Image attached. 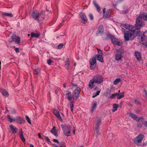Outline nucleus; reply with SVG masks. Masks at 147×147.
Here are the masks:
<instances>
[{"label": "nucleus", "instance_id": "obj_1", "mask_svg": "<svg viewBox=\"0 0 147 147\" xmlns=\"http://www.w3.org/2000/svg\"><path fill=\"white\" fill-rule=\"evenodd\" d=\"M32 16L34 20H42L44 18L42 17L43 16V14L39 13L37 11L34 10L32 13Z\"/></svg>", "mask_w": 147, "mask_h": 147}, {"label": "nucleus", "instance_id": "obj_2", "mask_svg": "<svg viewBox=\"0 0 147 147\" xmlns=\"http://www.w3.org/2000/svg\"><path fill=\"white\" fill-rule=\"evenodd\" d=\"M61 127L65 136H70L71 127L69 125H61Z\"/></svg>", "mask_w": 147, "mask_h": 147}, {"label": "nucleus", "instance_id": "obj_3", "mask_svg": "<svg viewBox=\"0 0 147 147\" xmlns=\"http://www.w3.org/2000/svg\"><path fill=\"white\" fill-rule=\"evenodd\" d=\"M124 38L125 40L127 41L130 40H133L134 37V33L131 32L129 31H126L124 32Z\"/></svg>", "mask_w": 147, "mask_h": 147}, {"label": "nucleus", "instance_id": "obj_4", "mask_svg": "<svg viewBox=\"0 0 147 147\" xmlns=\"http://www.w3.org/2000/svg\"><path fill=\"white\" fill-rule=\"evenodd\" d=\"M81 89L80 87H76L72 92L73 99L76 100L80 95V90Z\"/></svg>", "mask_w": 147, "mask_h": 147}, {"label": "nucleus", "instance_id": "obj_5", "mask_svg": "<svg viewBox=\"0 0 147 147\" xmlns=\"http://www.w3.org/2000/svg\"><path fill=\"white\" fill-rule=\"evenodd\" d=\"M109 37L111 39L113 44L117 45L119 46H120L122 45V42L121 41L115 38L114 36L111 35H110L109 36Z\"/></svg>", "mask_w": 147, "mask_h": 147}, {"label": "nucleus", "instance_id": "obj_6", "mask_svg": "<svg viewBox=\"0 0 147 147\" xmlns=\"http://www.w3.org/2000/svg\"><path fill=\"white\" fill-rule=\"evenodd\" d=\"M144 136L141 134L139 135L134 139V142L137 145H141L142 140H143Z\"/></svg>", "mask_w": 147, "mask_h": 147}, {"label": "nucleus", "instance_id": "obj_7", "mask_svg": "<svg viewBox=\"0 0 147 147\" xmlns=\"http://www.w3.org/2000/svg\"><path fill=\"white\" fill-rule=\"evenodd\" d=\"M92 79L95 83L98 84L102 82L103 78L100 75H97L94 76Z\"/></svg>", "mask_w": 147, "mask_h": 147}, {"label": "nucleus", "instance_id": "obj_8", "mask_svg": "<svg viewBox=\"0 0 147 147\" xmlns=\"http://www.w3.org/2000/svg\"><path fill=\"white\" fill-rule=\"evenodd\" d=\"M90 67L91 69H94L96 67V60L95 58L91 59L89 61Z\"/></svg>", "mask_w": 147, "mask_h": 147}, {"label": "nucleus", "instance_id": "obj_9", "mask_svg": "<svg viewBox=\"0 0 147 147\" xmlns=\"http://www.w3.org/2000/svg\"><path fill=\"white\" fill-rule=\"evenodd\" d=\"M140 18L138 17L136 18V24H135V27L138 30L139 29L141 26H143V23L142 22V21L141 20Z\"/></svg>", "mask_w": 147, "mask_h": 147}, {"label": "nucleus", "instance_id": "obj_10", "mask_svg": "<svg viewBox=\"0 0 147 147\" xmlns=\"http://www.w3.org/2000/svg\"><path fill=\"white\" fill-rule=\"evenodd\" d=\"M11 40H9L10 42L15 41L16 43L19 44L20 43V38L18 36H16L15 35H13L11 37Z\"/></svg>", "mask_w": 147, "mask_h": 147}, {"label": "nucleus", "instance_id": "obj_11", "mask_svg": "<svg viewBox=\"0 0 147 147\" xmlns=\"http://www.w3.org/2000/svg\"><path fill=\"white\" fill-rule=\"evenodd\" d=\"M129 116L131 118L134 119L137 121L138 122L140 121H144V119L143 118L141 117L140 118H138V117L134 114L129 113Z\"/></svg>", "mask_w": 147, "mask_h": 147}, {"label": "nucleus", "instance_id": "obj_12", "mask_svg": "<svg viewBox=\"0 0 147 147\" xmlns=\"http://www.w3.org/2000/svg\"><path fill=\"white\" fill-rule=\"evenodd\" d=\"M64 92L66 95L67 99L69 101H71L73 99V97L71 92L69 91H65Z\"/></svg>", "mask_w": 147, "mask_h": 147}, {"label": "nucleus", "instance_id": "obj_13", "mask_svg": "<svg viewBox=\"0 0 147 147\" xmlns=\"http://www.w3.org/2000/svg\"><path fill=\"white\" fill-rule=\"evenodd\" d=\"M101 119H99L96 120L93 125L94 128H100L99 126L101 124Z\"/></svg>", "mask_w": 147, "mask_h": 147}, {"label": "nucleus", "instance_id": "obj_14", "mask_svg": "<svg viewBox=\"0 0 147 147\" xmlns=\"http://www.w3.org/2000/svg\"><path fill=\"white\" fill-rule=\"evenodd\" d=\"M80 16L82 20V23L85 24L87 22V19L84 13H81L80 14Z\"/></svg>", "mask_w": 147, "mask_h": 147}, {"label": "nucleus", "instance_id": "obj_15", "mask_svg": "<svg viewBox=\"0 0 147 147\" xmlns=\"http://www.w3.org/2000/svg\"><path fill=\"white\" fill-rule=\"evenodd\" d=\"M134 55L138 61L142 59L141 53L138 51L135 52Z\"/></svg>", "mask_w": 147, "mask_h": 147}, {"label": "nucleus", "instance_id": "obj_16", "mask_svg": "<svg viewBox=\"0 0 147 147\" xmlns=\"http://www.w3.org/2000/svg\"><path fill=\"white\" fill-rule=\"evenodd\" d=\"M104 31L103 26L102 25L100 26L97 31L96 35L98 36L99 34H101Z\"/></svg>", "mask_w": 147, "mask_h": 147}, {"label": "nucleus", "instance_id": "obj_17", "mask_svg": "<svg viewBox=\"0 0 147 147\" xmlns=\"http://www.w3.org/2000/svg\"><path fill=\"white\" fill-rule=\"evenodd\" d=\"M115 60L117 61H119L121 60L123 57V56L121 53H117L115 55Z\"/></svg>", "mask_w": 147, "mask_h": 147}, {"label": "nucleus", "instance_id": "obj_18", "mask_svg": "<svg viewBox=\"0 0 147 147\" xmlns=\"http://www.w3.org/2000/svg\"><path fill=\"white\" fill-rule=\"evenodd\" d=\"M138 17L140 19H143L144 20L147 21V13H140Z\"/></svg>", "mask_w": 147, "mask_h": 147}, {"label": "nucleus", "instance_id": "obj_19", "mask_svg": "<svg viewBox=\"0 0 147 147\" xmlns=\"http://www.w3.org/2000/svg\"><path fill=\"white\" fill-rule=\"evenodd\" d=\"M53 113L55 115V116L57 117V118L59 120H61L62 119L61 116H60L59 111L56 110L55 109L53 111Z\"/></svg>", "mask_w": 147, "mask_h": 147}, {"label": "nucleus", "instance_id": "obj_20", "mask_svg": "<svg viewBox=\"0 0 147 147\" xmlns=\"http://www.w3.org/2000/svg\"><path fill=\"white\" fill-rule=\"evenodd\" d=\"M1 14L2 17L3 18L5 17H7L9 18H11L13 16L12 14L11 13L2 12Z\"/></svg>", "mask_w": 147, "mask_h": 147}, {"label": "nucleus", "instance_id": "obj_21", "mask_svg": "<svg viewBox=\"0 0 147 147\" xmlns=\"http://www.w3.org/2000/svg\"><path fill=\"white\" fill-rule=\"evenodd\" d=\"M23 133L22 130L20 129L19 133V137L22 141L23 142H25V139L23 137Z\"/></svg>", "mask_w": 147, "mask_h": 147}, {"label": "nucleus", "instance_id": "obj_22", "mask_svg": "<svg viewBox=\"0 0 147 147\" xmlns=\"http://www.w3.org/2000/svg\"><path fill=\"white\" fill-rule=\"evenodd\" d=\"M40 33L39 32H36L34 33L33 32H32L30 33V35L31 37H35L36 38H38L40 35Z\"/></svg>", "mask_w": 147, "mask_h": 147}, {"label": "nucleus", "instance_id": "obj_23", "mask_svg": "<svg viewBox=\"0 0 147 147\" xmlns=\"http://www.w3.org/2000/svg\"><path fill=\"white\" fill-rule=\"evenodd\" d=\"M9 127L11 130L12 133L15 134L17 132L18 129L16 127H13L12 125H10Z\"/></svg>", "mask_w": 147, "mask_h": 147}, {"label": "nucleus", "instance_id": "obj_24", "mask_svg": "<svg viewBox=\"0 0 147 147\" xmlns=\"http://www.w3.org/2000/svg\"><path fill=\"white\" fill-rule=\"evenodd\" d=\"M94 83H95V82L92 79L90 80L88 84L89 88L91 89L94 88L95 86L94 84Z\"/></svg>", "mask_w": 147, "mask_h": 147}, {"label": "nucleus", "instance_id": "obj_25", "mask_svg": "<svg viewBox=\"0 0 147 147\" xmlns=\"http://www.w3.org/2000/svg\"><path fill=\"white\" fill-rule=\"evenodd\" d=\"M120 91L119 90L118 92H117L118 94V95H117V98L118 99H120L123 98L124 96V92H122L119 93Z\"/></svg>", "mask_w": 147, "mask_h": 147}, {"label": "nucleus", "instance_id": "obj_26", "mask_svg": "<svg viewBox=\"0 0 147 147\" xmlns=\"http://www.w3.org/2000/svg\"><path fill=\"white\" fill-rule=\"evenodd\" d=\"M0 91L4 96L7 97L8 96L9 94L6 90L3 89H1Z\"/></svg>", "mask_w": 147, "mask_h": 147}, {"label": "nucleus", "instance_id": "obj_27", "mask_svg": "<svg viewBox=\"0 0 147 147\" xmlns=\"http://www.w3.org/2000/svg\"><path fill=\"white\" fill-rule=\"evenodd\" d=\"M69 61L68 58H67L66 61L65 62V67L66 69L68 70L69 69Z\"/></svg>", "mask_w": 147, "mask_h": 147}, {"label": "nucleus", "instance_id": "obj_28", "mask_svg": "<svg viewBox=\"0 0 147 147\" xmlns=\"http://www.w3.org/2000/svg\"><path fill=\"white\" fill-rule=\"evenodd\" d=\"M94 134L97 136L100 134V128H94Z\"/></svg>", "mask_w": 147, "mask_h": 147}, {"label": "nucleus", "instance_id": "obj_29", "mask_svg": "<svg viewBox=\"0 0 147 147\" xmlns=\"http://www.w3.org/2000/svg\"><path fill=\"white\" fill-rule=\"evenodd\" d=\"M94 4L96 7L97 11L98 12H99L100 11V9L96 1L95 0H94L93 1Z\"/></svg>", "mask_w": 147, "mask_h": 147}, {"label": "nucleus", "instance_id": "obj_30", "mask_svg": "<svg viewBox=\"0 0 147 147\" xmlns=\"http://www.w3.org/2000/svg\"><path fill=\"white\" fill-rule=\"evenodd\" d=\"M55 127H54L51 130V132L54 136H57V130L55 129Z\"/></svg>", "mask_w": 147, "mask_h": 147}, {"label": "nucleus", "instance_id": "obj_31", "mask_svg": "<svg viewBox=\"0 0 147 147\" xmlns=\"http://www.w3.org/2000/svg\"><path fill=\"white\" fill-rule=\"evenodd\" d=\"M146 32V31L143 33V34L141 35V39L142 41H146L147 39V37L145 36L144 34Z\"/></svg>", "mask_w": 147, "mask_h": 147}, {"label": "nucleus", "instance_id": "obj_32", "mask_svg": "<svg viewBox=\"0 0 147 147\" xmlns=\"http://www.w3.org/2000/svg\"><path fill=\"white\" fill-rule=\"evenodd\" d=\"M16 119L18 121L19 120L18 122L21 124L23 123L24 122V121L23 120V118L20 117H16Z\"/></svg>", "mask_w": 147, "mask_h": 147}, {"label": "nucleus", "instance_id": "obj_33", "mask_svg": "<svg viewBox=\"0 0 147 147\" xmlns=\"http://www.w3.org/2000/svg\"><path fill=\"white\" fill-rule=\"evenodd\" d=\"M97 60L101 62H103V59L102 57V56L101 55H97Z\"/></svg>", "mask_w": 147, "mask_h": 147}, {"label": "nucleus", "instance_id": "obj_34", "mask_svg": "<svg viewBox=\"0 0 147 147\" xmlns=\"http://www.w3.org/2000/svg\"><path fill=\"white\" fill-rule=\"evenodd\" d=\"M128 29L131 31V32H135L136 30V28L133 26L130 25Z\"/></svg>", "mask_w": 147, "mask_h": 147}, {"label": "nucleus", "instance_id": "obj_35", "mask_svg": "<svg viewBox=\"0 0 147 147\" xmlns=\"http://www.w3.org/2000/svg\"><path fill=\"white\" fill-rule=\"evenodd\" d=\"M75 102L74 101H71L69 105L70 107L71 108V110L72 112H73L74 109V104Z\"/></svg>", "mask_w": 147, "mask_h": 147}, {"label": "nucleus", "instance_id": "obj_36", "mask_svg": "<svg viewBox=\"0 0 147 147\" xmlns=\"http://www.w3.org/2000/svg\"><path fill=\"white\" fill-rule=\"evenodd\" d=\"M97 105V102H95L92 105V107L91 111L92 112L96 108Z\"/></svg>", "mask_w": 147, "mask_h": 147}, {"label": "nucleus", "instance_id": "obj_37", "mask_svg": "<svg viewBox=\"0 0 147 147\" xmlns=\"http://www.w3.org/2000/svg\"><path fill=\"white\" fill-rule=\"evenodd\" d=\"M118 107V105L114 104L113 105V109H112V111L113 112H115L117 110V108Z\"/></svg>", "mask_w": 147, "mask_h": 147}, {"label": "nucleus", "instance_id": "obj_38", "mask_svg": "<svg viewBox=\"0 0 147 147\" xmlns=\"http://www.w3.org/2000/svg\"><path fill=\"white\" fill-rule=\"evenodd\" d=\"M103 17L105 18H109L110 17L108 11H107V12L103 14Z\"/></svg>", "mask_w": 147, "mask_h": 147}, {"label": "nucleus", "instance_id": "obj_39", "mask_svg": "<svg viewBox=\"0 0 147 147\" xmlns=\"http://www.w3.org/2000/svg\"><path fill=\"white\" fill-rule=\"evenodd\" d=\"M7 117L8 119V120L11 123L15 121L16 120V119H13L12 118L10 115H8Z\"/></svg>", "mask_w": 147, "mask_h": 147}, {"label": "nucleus", "instance_id": "obj_40", "mask_svg": "<svg viewBox=\"0 0 147 147\" xmlns=\"http://www.w3.org/2000/svg\"><path fill=\"white\" fill-rule=\"evenodd\" d=\"M40 72V70L38 68L35 69L34 71V74H38Z\"/></svg>", "mask_w": 147, "mask_h": 147}, {"label": "nucleus", "instance_id": "obj_41", "mask_svg": "<svg viewBox=\"0 0 147 147\" xmlns=\"http://www.w3.org/2000/svg\"><path fill=\"white\" fill-rule=\"evenodd\" d=\"M120 81V78H117L113 82V84L115 85L117 84Z\"/></svg>", "mask_w": 147, "mask_h": 147}, {"label": "nucleus", "instance_id": "obj_42", "mask_svg": "<svg viewBox=\"0 0 147 147\" xmlns=\"http://www.w3.org/2000/svg\"><path fill=\"white\" fill-rule=\"evenodd\" d=\"M25 118L27 120L28 122L30 124H31V123L30 121V119L29 117L27 115H26L25 116Z\"/></svg>", "mask_w": 147, "mask_h": 147}, {"label": "nucleus", "instance_id": "obj_43", "mask_svg": "<svg viewBox=\"0 0 147 147\" xmlns=\"http://www.w3.org/2000/svg\"><path fill=\"white\" fill-rule=\"evenodd\" d=\"M117 95H118V94L117 92L112 94L111 96H110V98H113Z\"/></svg>", "mask_w": 147, "mask_h": 147}, {"label": "nucleus", "instance_id": "obj_44", "mask_svg": "<svg viewBox=\"0 0 147 147\" xmlns=\"http://www.w3.org/2000/svg\"><path fill=\"white\" fill-rule=\"evenodd\" d=\"M100 90H98L96 92V93L95 94H94L92 96V97L93 98H94L96 96H97L99 95L100 93Z\"/></svg>", "mask_w": 147, "mask_h": 147}, {"label": "nucleus", "instance_id": "obj_45", "mask_svg": "<svg viewBox=\"0 0 147 147\" xmlns=\"http://www.w3.org/2000/svg\"><path fill=\"white\" fill-rule=\"evenodd\" d=\"M53 62L50 59H47V63L49 65H50L51 63H52Z\"/></svg>", "mask_w": 147, "mask_h": 147}, {"label": "nucleus", "instance_id": "obj_46", "mask_svg": "<svg viewBox=\"0 0 147 147\" xmlns=\"http://www.w3.org/2000/svg\"><path fill=\"white\" fill-rule=\"evenodd\" d=\"M63 46V44L62 43H60V44L57 47V48L58 49H61Z\"/></svg>", "mask_w": 147, "mask_h": 147}, {"label": "nucleus", "instance_id": "obj_47", "mask_svg": "<svg viewBox=\"0 0 147 147\" xmlns=\"http://www.w3.org/2000/svg\"><path fill=\"white\" fill-rule=\"evenodd\" d=\"M130 25L128 24H125L123 25V27L126 29H128Z\"/></svg>", "mask_w": 147, "mask_h": 147}, {"label": "nucleus", "instance_id": "obj_48", "mask_svg": "<svg viewBox=\"0 0 147 147\" xmlns=\"http://www.w3.org/2000/svg\"><path fill=\"white\" fill-rule=\"evenodd\" d=\"M71 85L72 86L73 88L76 87H76H78V85L76 84H74V83H72L71 84Z\"/></svg>", "mask_w": 147, "mask_h": 147}, {"label": "nucleus", "instance_id": "obj_49", "mask_svg": "<svg viewBox=\"0 0 147 147\" xmlns=\"http://www.w3.org/2000/svg\"><path fill=\"white\" fill-rule=\"evenodd\" d=\"M98 55H102V52L101 50L98 49Z\"/></svg>", "mask_w": 147, "mask_h": 147}, {"label": "nucleus", "instance_id": "obj_50", "mask_svg": "<svg viewBox=\"0 0 147 147\" xmlns=\"http://www.w3.org/2000/svg\"><path fill=\"white\" fill-rule=\"evenodd\" d=\"M137 125L138 127H142V124L139 122H139L138 121Z\"/></svg>", "mask_w": 147, "mask_h": 147}, {"label": "nucleus", "instance_id": "obj_51", "mask_svg": "<svg viewBox=\"0 0 147 147\" xmlns=\"http://www.w3.org/2000/svg\"><path fill=\"white\" fill-rule=\"evenodd\" d=\"M89 17L91 20H93V19L94 17L92 14H90L89 15Z\"/></svg>", "mask_w": 147, "mask_h": 147}, {"label": "nucleus", "instance_id": "obj_52", "mask_svg": "<svg viewBox=\"0 0 147 147\" xmlns=\"http://www.w3.org/2000/svg\"><path fill=\"white\" fill-rule=\"evenodd\" d=\"M134 102L137 104H140L139 102L136 99L135 100Z\"/></svg>", "mask_w": 147, "mask_h": 147}, {"label": "nucleus", "instance_id": "obj_53", "mask_svg": "<svg viewBox=\"0 0 147 147\" xmlns=\"http://www.w3.org/2000/svg\"><path fill=\"white\" fill-rule=\"evenodd\" d=\"M53 147H63L62 146H60L59 147L56 144H53Z\"/></svg>", "mask_w": 147, "mask_h": 147}, {"label": "nucleus", "instance_id": "obj_54", "mask_svg": "<svg viewBox=\"0 0 147 147\" xmlns=\"http://www.w3.org/2000/svg\"><path fill=\"white\" fill-rule=\"evenodd\" d=\"M15 50L17 53L19 52V49L18 48H16L15 49Z\"/></svg>", "mask_w": 147, "mask_h": 147}, {"label": "nucleus", "instance_id": "obj_55", "mask_svg": "<svg viewBox=\"0 0 147 147\" xmlns=\"http://www.w3.org/2000/svg\"><path fill=\"white\" fill-rule=\"evenodd\" d=\"M53 141L57 143H59V142L56 139H54L53 140Z\"/></svg>", "mask_w": 147, "mask_h": 147}, {"label": "nucleus", "instance_id": "obj_56", "mask_svg": "<svg viewBox=\"0 0 147 147\" xmlns=\"http://www.w3.org/2000/svg\"><path fill=\"white\" fill-rule=\"evenodd\" d=\"M145 126L147 128V121H145L143 123Z\"/></svg>", "mask_w": 147, "mask_h": 147}, {"label": "nucleus", "instance_id": "obj_57", "mask_svg": "<svg viewBox=\"0 0 147 147\" xmlns=\"http://www.w3.org/2000/svg\"><path fill=\"white\" fill-rule=\"evenodd\" d=\"M143 45L147 47V42H143L142 43Z\"/></svg>", "mask_w": 147, "mask_h": 147}, {"label": "nucleus", "instance_id": "obj_58", "mask_svg": "<svg viewBox=\"0 0 147 147\" xmlns=\"http://www.w3.org/2000/svg\"><path fill=\"white\" fill-rule=\"evenodd\" d=\"M45 139L47 141H48V142H50V139L48 137H45Z\"/></svg>", "mask_w": 147, "mask_h": 147}, {"label": "nucleus", "instance_id": "obj_59", "mask_svg": "<svg viewBox=\"0 0 147 147\" xmlns=\"http://www.w3.org/2000/svg\"><path fill=\"white\" fill-rule=\"evenodd\" d=\"M129 12V11L128 9L126 10L125 12L124 13H123L124 14H126L127 13H128Z\"/></svg>", "mask_w": 147, "mask_h": 147}, {"label": "nucleus", "instance_id": "obj_60", "mask_svg": "<svg viewBox=\"0 0 147 147\" xmlns=\"http://www.w3.org/2000/svg\"><path fill=\"white\" fill-rule=\"evenodd\" d=\"M62 26V25L61 24L59 26H58L57 27V28H58V29H59L60 27H61Z\"/></svg>", "mask_w": 147, "mask_h": 147}, {"label": "nucleus", "instance_id": "obj_61", "mask_svg": "<svg viewBox=\"0 0 147 147\" xmlns=\"http://www.w3.org/2000/svg\"><path fill=\"white\" fill-rule=\"evenodd\" d=\"M11 112L13 113H16V111L15 110H13Z\"/></svg>", "mask_w": 147, "mask_h": 147}, {"label": "nucleus", "instance_id": "obj_62", "mask_svg": "<svg viewBox=\"0 0 147 147\" xmlns=\"http://www.w3.org/2000/svg\"><path fill=\"white\" fill-rule=\"evenodd\" d=\"M122 32H125L126 31H125V30L124 28H122Z\"/></svg>", "mask_w": 147, "mask_h": 147}, {"label": "nucleus", "instance_id": "obj_63", "mask_svg": "<svg viewBox=\"0 0 147 147\" xmlns=\"http://www.w3.org/2000/svg\"><path fill=\"white\" fill-rule=\"evenodd\" d=\"M146 144H147V142H145L143 143V145H146Z\"/></svg>", "mask_w": 147, "mask_h": 147}, {"label": "nucleus", "instance_id": "obj_64", "mask_svg": "<svg viewBox=\"0 0 147 147\" xmlns=\"http://www.w3.org/2000/svg\"><path fill=\"white\" fill-rule=\"evenodd\" d=\"M30 147H34V146H33V145L32 144H31L30 145Z\"/></svg>", "mask_w": 147, "mask_h": 147}]
</instances>
